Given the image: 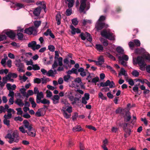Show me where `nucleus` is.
<instances>
[{
    "instance_id": "nucleus-42",
    "label": "nucleus",
    "mask_w": 150,
    "mask_h": 150,
    "mask_svg": "<svg viewBox=\"0 0 150 150\" xmlns=\"http://www.w3.org/2000/svg\"><path fill=\"white\" fill-rule=\"evenodd\" d=\"M33 81L34 83L39 84L41 82V79L39 78H35L34 79Z\"/></svg>"
},
{
    "instance_id": "nucleus-26",
    "label": "nucleus",
    "mask_w": 150,
    "mask_h": 150,
    "mask_svg": "<svg viewBox=\"0 0 150 150\" xmlns=\"http://www.w3.org/2000/svg\"><path fill=\"white\" fill-rule=\"evenodd\" d=\"M17 75L15 73H12L10 72L7 75V76L9 77V78L12 77L13 78L15 79L17 77Z\"/></svg>"
},
{
    "instance_id": "nucleus-37",
    "label": "nucleus",
    "mask_w": 150,
    "mask_h": 150,
    "mask_svg": "<svg viewBox=\"0 0 150 150\" xmlns=\"http://www.w3.org/2000/svg\"><path fill=\"white\" fill-rule=\"evenodd\" d=\"M42 111H43L40 108L35 113V116L38 117H41V112Z\"/></svg>"
},
{
    "instance_id": "nucleus-32",
    "label": "nucleus",
    "mask_w": 150,
    "mask_h": 150,
    "mask_svg": "<svg viewBox=\"0 0 150 150\" xmlns=\"http://www.w3.org/2000/svg\"><path fill=\"white\" fill-rule=\"evenodd\" d=\"M33 23L35 26V27L37 28H38L40 25L41 23V22L40 21H34Z\"/></svg>"
},
{
    "instance_id": "nucleus-58",
    "label": "nucleus",
    "mask_w": 150,
    "mask_h": 150,
    "mask_svg": "<svg viewBox=\"0 0 150 150\" xmlns=\"http://www.w3.org/2000/svg\"><path fill=\"white\" fill-rule=\"evenodd\" d=\"M19 129L20 131L23 133H25L26 132L27 133V131L26 130H25L24 129V128L22 126L20 127H19Z\"/></svg>"
},
{
    "instance_id": "nucleus-7",
    "label": "nucleus",
    "mask_w": 150,
    "mask_h": 150,
    "mask_svg": "<svg viewBox=\"0 0 150 150\" xmlns=\"http://www.w3.org/2000/svg\"><path fill=\"white\" fill-rule=\"evenodd\" d=\"M41 10V6L35 8L33 11V14L35 16H40Z\"/></svg>"
},
{
    "instance_id": "nucleus-2",
    "label": "nucleus",
    "mask_w": 150,
    "mask_h": 150,
    "mask_svg": "<svg viewBox=\"0 0 150 150\" xmlns=\"http://www.w3.org/2000/svg\"><path fill=\"white\" fill-rule=\"evenodd\" d=\"M24 33L27 34L29 35H31L32 34L33 35H35L36 34L37 32H36V29L33 26L25 28L24 30Z\"/></svg>"
},
{
    "instance_id": "nucleus-11",
    "label": "nucleus",
    "mask_w": 150,
    "mask_h": 150,
    "mask_svg": "<svg viewBox=\"0 0 150 150\" xmlns=\"http://www.w3.org/2000/svg\"><path fill=\"white\" fill-rule=\"evenodd\" d=\"M137 64L139 65L144 64H145V62L144 58L142 56H138L137 59Z\"/></svg>"
},
{
    "instance_id": "nucleus-5",
    "label": "nucleus",
    "mask_w": 150,
    "mask_h": 150,
    "mask_svg": "<svg viewBox=\"0 0 150 150\" xmlns=\"http://www.w3.org/2000/svg\"><path fill=\"white\" fill-rule=\"evenodd\" d=\"M23 123L25 128L27 129L28 130H34V128L32 127V125H30L29 122L27 120H24L23 122Z\"/></svg>"
},
{
    "instance_id": "nucleus-33",
    "label": "nucleus",
    "mask_w": 150,
    "mask_h": 150,
    "mask_svg": "<svg viewBox=\"0 0 150 150\" xmlns=\"http://www.w3.org/2000/svg\"><path fill=\"white\" fill-rule=\"evenodd\" d=\"M135 46L137 47H138L140 46L141 43L140 41L138 39H134L133 40Z\"/></svg>"
},
{
    "instance_id": "nucleus-1",
    "label": "nucleus",
    "mask_w": 150,
    "mask_h": 150,
    "mask_svg": "<svg viewBox=\"0 0 150 150\" xmlns=\"http://www.w3.org/2000/svg\"><path fill=\"white\" fill-rule=\"evenodd\" d=\"M108 25L105 23L98 22L96 25L95 28L98 31L101 30L103 28H106L108 27Z\"/></svg>"
},
{
    "instance_id": "nucleus-31",
    "label": "nucleus",
    "mask_w": 150,
    "mask_h": 150,
    "mask_svg": "<svg viewBox=\"0 0 150 150\" xmlns=\"http://www.w3.org/2000/svg\"><path fill=\"white\" fill-rule=\"evenodd\" d=\"M72 13V9L71 8H69L67 9L65 13L66 15L67 16H69Z\"/></svg>"
},
{
    "instance_id": "nucleus-47",
    "label": "nucleus",
    "mask_w": 150,
    "mask_h": 150,
    "mask_svg": "<svg viewBox=\"0 0 150 150\" xmlns=\"http://www.w3.org/2000/svg\"><path fill=\"white\" fill-rule=\"evenodd\" d=\"M71 76L69 75L64 76V81L68 82L69 80L70 79Z\"/></svg>"
},
{
    "instance_id": "nucleus-62",
    "label": "nucleus",
    "mask_w": 150,
    "mask_h": 150,
    "mask_svg": "<svg viewBox=\"0 0 150 150\" xmlns=\"http://www.w3.org/2000/svg\"><path fill=\"white\" fill-rule=\"evenodd\" d=\"M86 127L88 129H90L93 130L95 131H96V129L95 127L91 125H87L86 126Z\"/></svg>"
},
{
    "instance_id": "nucleus-3",
    "label": "nucleus",
    "mask_w": 150,
    "mask_h": 150,
    "mask_svg": "<svg viewBox=\"0 0 150 150\" xmlns=\"http://www.w3.org/2000/svg\"><path fill=\"white\" fill-rule=\"evenodd\" d=\"M3 32L11 39H13L15 37L16 34L13 30L10 29L5 30H4Z\"/></svg>"
},
{
    "instance_id": "nucleus-56",
    "label": "nucleus",
    "mask_w": 150,
    "mask_h": 150,
    "mask_svg": "<svg viewBox=\"0 0 150 150\" xmlns=\"http://www.w3.org/2000/svg\"><path fill=\"white\" fill-rule=\"evenodd\" d=\"M58 65L57 61L56 60H55L53 64L52 65V68L53 69H54L57 67Z\"/></svg>"
},
{
    "instance_id": "nucleus-20",
    "label": "nucleus",
    "mask_w": 150,
    "mask_h": 150,
    "mask_svg": "<svg viewBox=\"0 0 150 150\" xmlns=\"http://www.w3.org/2000/svg\"><path fill=\"white\" fill-rule=\"evenodd\" d=\"M126 72V71L123 68H121L120 69V72L119 73L118 75L119 76H120L121 75H122L125 77L127 76V74Z\"/></svg>"
},
{
    "instance_id": "nucleus-59",
    "label": "nucleus",
    "mask_w": 150,
    "mask_h": 150,
    "mask_svg": "<svg viewBox=\"0 0 150 150\" xmlns=\"http://www.w3.org/2000/svg\"><path fill=\"white\" fill-rule=\"evenodd\" d=\"M60 97L59 95H54L53 98H52V99H53L54 100H58L59 99Z\"/></svg>"
},
{
    "instance_id": "nucleus-41",
    "label": "nucleus",
    "mask_w": 150,
    "mask_h": 150,
    "mask_svg": "<svg viewBox=\"0 0 150 150\" xmlns=\"http://www.w3.org/2000/svg\"><path fill=\"white\" fill-rule=\"evenodd\" d=\"M63 111V113L64 115V117L66 118V119H68L69 118L70 116L71 115H68L67 113L66 112V111L64 110H62Z\"/></svg>"
},
{
    "instance_id": "nucleus-38",
    "label": "nucleus",
    "mask_w": 150,
    "mask_h": 150,
    "mask_svg": "<svg viewBox=\"0 0 150 150\" xmlns=\"http://www.w3.org/2000/svg\"><path fill=\"white\" fill-rule=\"evenodd\" d=\"M71 22L73 25L75 26L77 25L78 24L79 22L77 20V19L76 18L73 19L71 20Z\"/></svg>"
},
{
    "instance_id": "nucleus-44",
    "label": "nucleus",
    "mask_w": 150,
    "mask_h": 150,
    "mask_svg": "<svg viewBox=\"0 0 150 150\" xmlns=\"http://www.w3.org/2000/svg\"><path fill=\"white\" fill-rule=\"evenodd\" d=\"M54 74V73L52 69H50L48 71L46 74V75L49 76H53V74Z\"/></svg>"
},
{
    "instance_id": "nucleus-15",
    "label": "nucleus",
    "mask_w": 150,
    "mask_h": 150,
    "mask_svg": "<svg viewBox=\"0 0 150 150\" xmlns=\"http://www.w3.org/2000/svg\"><path fill=\"white\" fill-rule=\"evenodd\" d=\"M35 129H34V130L33 129L32 130L30 131L28 130V131L27 132V133L28 134V135L34 137L35 136Z\"/></svg>"
},
{
    "instance_id": "nucleus-17",
    "label": "nucleus",
    "mask_w": 150,
    "mask_h": 150,
    "mask_svg": "<svg viewBox=\"0 0 150 150\" xmlns=\"http://www.w3.org/2000/svg\"><path fill=\"white\" fill-rule=\"evenodd\" d=\"M86 4H83L81 3L79 11L80 13L84 12V13H85V12L84 11V10L86 7Z\"/></svg>"
},
{
    "instance_id": "nucleus-6",
    "label": "nucleus",
    "mask_w": 150,
    "mask_h": 150,
    "mask_svg": "<svg viewBox=\"0 0 150 150\" xmlns=\"http://www.w3.org/2000/svg\"><path fill=\"white\" fill-rule=\"evenodd\" d=\"M44 95L43 93L42 92H40L37 95L36 98V102L38 104H39L40 103L42 100V98H43Z\"/></svg>"
},
{
    "instance_id": "nucleus-35",
    "label": "nucleus",
    "mask_w": 150,
    "mask_h": 150,
    "mask_svg": "<svg viewBox=\"0 0 150 150\" xmlns=\"http://www.w3.org/2000/svg\"><path fill=\"white\" fill-rule=\"evenodd\" d=\"M15 5L17 8V10H18L20 8H24V7L23 4L20 3H16Z\"/></svg>"
},
{
    "instance_id": "nucleus-51",
    "label": "nucleus",
    "mask_w": 150,
    "mask_h": 150,
    "mask_svg": "<svg viewBox=\"0 0 150 150\" xmlns=\"http://www.w3.org/2000/svg\"><path fill=\"white\" fill-rule=\"evenodd\" d=\"M16 110L17 111V114L18 115H22L23 113V111L21 110V108H17L16 109Z\"/></svg>"
},
{
    "instance_id": "nucleus-36",
    "label": "nucleus",
    "mask_w": 150,
    "mask_h": 150,
    "mask_svg": "<svg viewBox=\"0 0 150 150\" xmlns=\"http://www.w3.org/2000/svg\"><path fill=\"white\" fill-rule=\"evenodd\" d=\"M17 35L18 36V39L19 40H22L23 39L24 35L23 34L21 33H18L17 34Z\"/></svg>"
},
{
    "instance_id": "nucleus-14",
    "label": "nucleus",
    "mask_w": 150,
    "mask_h": 150,
    "mask_svg": "<svg viewBox=\"0 0 150 150\" xmlns=\"http://www.w3.org/2000/svg\"><path fill=\"white\" fill-rule=\"evenodd\" d=\"M130 112L128 111L126 112V116L124 117V121L125 122H127L131 119V117L129 114Z\"/></svg>"
},
{
    "instance_id": "nucleus-10",
    "label": "nucleus",
    "mask_w": 150,
    "mask_h": 150,
    "mask_svg": "<svg viewBox=\"0 0 150 150\" xmlns=\"http://www.w3.org/2000/svg\"><path fill=\"white\" fill-rule=\"evenodd\" d=\"M123 131L125 132L124 134L125 137L127 138L130 135L132 131L130 128H127L123 130Z\"/></svg>"
},
{
    "instance_id": "nucleus-25",
    "label": "nucleus",
    "mask_w": 150,
    "mask_h": 150,
    "mask_svg": "<svg viewBox=\"0 0 150 150\" xmlns=\"http://www.w3.org/2000/svg\"><path fill=\"white\" fill-rule=\"evenodd\" d=\"M96 48L98 51L101 52L103 50V47L100 44H96Z\"/></svg>"
},
{
    "instance_id": "nucleus-48",
    "label": "nucleus",
    "mask_w": 150,
    "mask_h": 150,
    "mask_svg": "<svg viewBox=\"0 0 150 150\" xmlns=\"http://www.w3.org/2000/svg\"><path fill=\"white\" fill-rule=\"evenodd\" d=\"M48 49L51 52H54L55 50V47L53 45H49L48 46Z\"/></svg>"
},
{
    "instance_id": "nucleus-23",
    "label": "nucleus",
    "mask_w": 150,
    "mask_h": 150,
    "mask_svg": "<svg viewBox=\"0 0 150 150\" xmlns=\"http://www.w3.org/2000/svg\"><path fill=\"white\" fill-rule=\"evenodd\" d=\"M108 33L106 29H104L100 33L101 35L105 38H107L108 35Z\"/></svg>"
},
{
    "instance_id": "nucleus-43",
    "label": "nucleus",
    "mask_w": 150,
    "mask_h": 150,
    "mask_svg": "<svg viewBox=\"0 0 150 150\" xmlns=\"http://www.w3.org/2000/svg\"><path fill=\"white\" fill-rule=\"evenodd\" d=\"M132 74L135 77H138L139 75V72L136 70H134L132 72Z\"/></svg>"
},
{
    "instance_id": "nucleus-57",
    "label": "nucleus",
    "mask_w": 150,
    "mask_h": 150,
    "mask_svg": "<svg viewBox=\"0 0 150 150\" xmlns=\"http://www.w3.org/2000/svg\"><path fill=\"white\" fill-rule=\"evenodd\" d=\"M47 95L46 96L47 97L50 98L52 96V93L50 91L47 90L46 91Z\"/></svg>"
},
{
    "instance_id": "nucleus-4",
    "label": "nucleus",
    "mask_w": 150,
    "mask_h": 150,
    "mask_svg": "<svg viewBox=\"0 0 150 150\" xmlns=\"http://www.w3.org/2000/svg\"><path fill=\"white\" fill-rule=\"evenodd\" d=\"M21 61L19 59L16 60L15 62V64L17 67H18L17 69L18 70L19 72H23L24 71L23 70V68L24 67L23 64L21 62Z\"/></svg>"
},
{
    "instance_id": "nucleus-40",
    "label": "nucleus",
    "mask_w": 150,
    "mask_h": 150,
    "mask_svg": "<svg viewBox=\"0 0 150 150\" xmlns=\"http://www.w3.org/2000/svg\"><path fill=\"white\" fill-rule=\"evenodd\" d=\"M57 59H58V61L59 62V65L60 66H61L63 65L62 60L63 58L62 57H59L57 58Z\"/></svg>"
},
{
    "instance_id": "nucleus-54",
    "label": "nucleus",
    "mask_w": 150,
    "mask_h": 150,
    "mask_svg": "<svg viewBox=\"0 0 150 150\" xmlns=\"http://www.w3.org/2000/svg\"><path fill=\"white\" fill-rule=\"evenodd\" d=\"M23 118L19 116L17 117H16L14 118V120L16 121H19L20 122H21L23 121Z\"/></svg>"
},
{
    "instance_id": "nucleus-61",
    "label": "nucleus",
    "mask_w": 150,
    "mask_h": 150,
    "mask_svg": "<svg viewBox=\"0 0 150 150\" xmlns=\"http://www.w3.org/2000/svg\"><path fill=\"white\" fill-rule=\"evenodd\" d=\"M88 73L89 75L87 76L86 79L88 81V82H91L92 76H91L90 73L89 72H88Z\"/></svg>"
},
{
    "instance_id": "nucleus-22",
    "label": "nucleus",
    "mask_w": 150,
    "mask_h": 150,
    "mask_svg": "<svg viewBox=\"0 0 150 150\" xmlns=\"http://www.w3.org/2000/svg\"><path fill=\"white\" fill-rule=\"evenodd\" d=\"M36 45V42L35 41H32L31 42H29L28 44V47H29L33 48H35V45Z\"/></svg>"
},
{
    "instance_id": "nucleus-12",
    "label": "nucleus",
    "mask_w": 150,
    "mask_h": 150,
    "mask_svg": "<svg viewBox=\"0 0 150 150\" xmlns=\"http://www.w3.org/2000/svg\"><path fill=\"white\" fill-rule=\"evenodd\" d=\"M12 135V138L15 139V142L18 143L19 140V137L17 131H14Z\"/></svg>"
},
{
    "instance_id": "nucleus-52",
    "label": "nucleus",
    "mask_w": 150,
    "mask_h": 150,
    "mask_svg": "<svg viewBox=\"0 0 150 150\" xmlns=\"http://www.w3.org/2000/svg\"><path fill=\"white\" fill-rule=\"evenodd\" d=\"M71 70L73 74H75L76 75H77L78 74V69H77L73 68L71 69Z\"/></svg>"
},
{
    "instance_id": "nucleus-49",
    "label": "nucleus",
    "mask_w": 150,
    "mask_h": 150,
    "mask_svg": "<svg viewBox=\"0 0 150 150\" xmlns=\"http://www.w3.org/2000/svg\"><path fill=\"white\" fill-rule=\"evenodd\" d=\"M98 60L102 64L104 62V59L102 56H100L98 58Z\"/></svg>"
},
{
    "instance_id": "nucleus-30",
    "label": "nucleus",
    "mask_w": 150,
    "mask_h": 150,
    "mask_svg": "<svg viewBox=\"0 0 150 150\" xmlns=\"http://www.w3.org/2000/svg\"><path fill=\"white\" fill-rule=\"evenodd\" d=\"M116 51L117 52L121 54H123L124 53V50L120 47H118L117 48Z\"/></svg>"
},
{
    "instance_id": "nucleus-64",
    "label": "nucleus",
    "mask_w": 150,
    "mask_h": 150,
    "mask_svg": "<svg viewBox=\"0 0 150 150\" xmlns=\"http://www.w3.org/2000/svg\"><path fill=\"white\" fill-rule=\"evenodd\" d=\"M8 102L9 105L13 104L14 103V98H11L9 99Z\"/></svg>"
},
{
    "instance_id": "nucleus-60",
    "label": "nucleus",
    "mask_w": 150,
    "mask_h": 150,
    "mask_svg": "<svg viewBox=\"0 0 150 150\" xmlns=\"http://www.w3.org/2000/svg\"><path fill=\"white\" fill-rule=\"evenodd\" d=\"M90 95L88 93H86L84 94V97L83 98H85L86 100H88L90 98Z\"/></svg>"
},
{
    "instance_id": "nucleus-18",
    "label": "nucleus",
    "mask_w": 150,
    "mask_h": 150,
    "mask_svg": "<svg viewBox=\"0 0 150 150\" xmlns=\"http://www.w3.org/2000/svg\"><path fill=\"white\" fill-rule=\"evenodd\" d=\"M61 15L60 14H57L56 16V20L57 21V24L60 25L61 24Z\"/></svg>"
},
{
    "instance_id": "nucleus-46",
    "label": "nucleus",
    "mask_w": 150,
    "mask_h": 150,
    "mask_svg": "<svg viewBox=\"0 0 150 150\" xmlns=\"http://www.w3.org/2000/svg\"><path fill=\"white\" fill-rule=\"evenodd\" d=\"M7 37L5 35H0V41L6 40Z\"/></svg>"
},
{
    "instance_id": "nucleus-63",
    "label": "nucleus",
    "mask_w": 150,
    "mask_h": 150,
    "mask_svg": "<svg viewBox=\"0 0 150 150\" xmlns=\"http://www.w3.org/2000/svg\"><path fill=\"white\" fill-rule=\"evenodd\" d=\"M103 45L104 46L106 47L108 45V41L107 40L104 39L103 42Z\"/></svg>"
},
{
    "instance_id": "nucleus-16",
    "label": "nucleus",
    "mask_w": 150,
    "mask_h": 150,
    "mask_svg": "<svg viewBox=\"0 0 150 150\" xmlns=\"http://www.w3.org/2000/svg\"><path fill=\"white\" fill-rule=\"evenodd\" d=\"M111 83V82L109 80H108L105 82H101L100 83V86L103 87L107 86H109Z\"/></svg>"
},
{
    "instance_id": "nucleus-50",
    "label": "nucleus",
    "mask_w": 150,
    "mask_h": 150,
    "mask_svg": "<svg viewBox=\"0 0 150 150\" xmlns=\"http://www.w3.org/2000/svg\"><path fill=\"white\" fill-rule=\"evenodd\" d=\"M128 45L129 47L133 49V48L135 47V44L133 42L130 41L129 42Z\"/></svg>"
},
{
    "instance_id": "nucleus-34",
    "label": "nucleus",
    "mask_w": 150,
    "mask_h": 150,
    "mask_svg": "<svg viewBox=\"0 0 150 150\" xmlns=\"http://www.w3.org/2000/svg\"><path fill=\"white\" fill-rule=\"evenodd\" d=\"M133 90L134 92H136V93L137 94H139V95L141 94V93H139V88L137 86V85H135L133 87Z\"/></svg>"
},
{
    "instance_id": "nucleus-21",
    "label": "nucleus",
    "mask_w": 150,
    "mask_h": 150,
    "mask_svg": "<svg viewBox=\"0 0 150 150\" xmlns=\"http://www.w3.org/2000/svg\"><path fill=\"white\" fill-rule=\"evenodd\" d=\"M15 103L20 106H23L24 105L22 102V100L20 99H17L15 101Z\"/></svg>"
},
{
    "instance_id": "nucleus-53",
    "label": "nucleus",
    "mask_w": 150,
    "mask_h": 150,
    "mask_svg": "<svg viewBox=\"0 0 150 150\" xmlns=\"http://www.w3.org/2000/svg\"><path fill=\"white\" fill-rule=\"evenodd\" d=\"M4 124L8 126L10 125V121L9 120H7V119H4L3 121Z\"/></svg>"
},
{
    "instance_id": "nucleus-27",
    "label": "nucleus",
    "mask_w": 150,
    "mask_h": 150,
    "mask_svg": "<svg viewBox=\"0 0 150 150\" xmlns=\"http://www.w3.org/2000/svg\"><path fill=\"white\" fill-rule=\"evenodd\" d=\"M106 38L111 40H113L115 39L114 36H113V34L112 33L109 32H108V35L107 38Z\"/></svg>"
},
{
    "instance_id": "nucleus-28",
    "label": "nucleus",
    "mask_w": 150,
    "mask_h": 150,
    "mask_svg": "<svg viewBox=\"0 0 150 150\" xmlns=\"http://www.w3.org/2000/svg\"><path fill=\"white\" fill-rule=\"evenodd\" d=\"M118 58L120 60L122 59L125 61H127L128 60L129 57L127 55L124 54L122 56V57L120 56Z\"/></svg>"
},
{
    "instance_id": "nucleus-24",
    "label": "nucleus",
    "mask_w": 150,
    "mask_h": 150,
    "mask_svg": "<svg viewBox=\"0 0 150 150\" xmlns=\"http://www.w3.org/2000/svg\"><path fill=\"white\" fill-rule=\"evenodd\" d=\"M40 103L44 105H48L50 104V103L49 100L45 98L43 99L41 102H40Z\"/></svg>"
},
{
    "instance_id": "nucleus-55",
    "label": "nucleus",
    "mask_w": 150,
    "mask_h": 150,
    "mask_svg": "<svg viewBox=\"0 0 150 150\" xmlns=\"http://www.w3.org/2000/svg\"><path fill=\"white\" fill-rule=\"evenodd\" d=\"M78 113L77 112H75L74 115L72 116V119L73 121H74L76 120L77 117L78 116Z\"/></svg>"
},
{
    "instance_id": "nucleus-8",
    "label": "nucleus",
    "mask_w": 150,
    "mask_h": 150,
    "mask_svg": "<svg viewBox=\"0 0 150 150\" xmlns=\"http://www.w3.org/2000/svg\"><path fill=\"white\" fill-rule=\"evenodd\" d=\"M70 28L71 30V33L73 35H75L76 33H79L81 32V30L78 28H75L73 25L70 26Z\"/></svg>"
},
{
    "instance_id": "nucleus-19",
    "label": "nucleus",
    "mask_w": 150,
    "mask_h": 150,
    "mask_svg": "<svg viewBox=\"0 0 150 150\" xmlns=\"http://www.w3.org/2000/svg\"><path fill=\"white\" fill-rule=\"evenodd\" d=\"M128 125V124L126 122L122 123L120 122L119 123V126L122 128L123 130L127 128V126Z\"/></svg>"
},
{
    "instance_id": "nucleus-9",
    "label": "nucleus",
    "mask_w": 150,
    "mask_h": 150,
    "mask_svg": "<svg viewBox=\"0 0 150 150\" xmlns=\"http://www.w3.org/2000/svg\"><path fill=\"white\" fill-rule=\"evenodd\" d=\"M145 52V50L142 48H137L134 50V52L136 54L140 55L144 54Z\"/></svg>"
},
{
    "instance_id": "nucleus-29",
    "label": "nucleus",
    "mask_w": 150,
    "mask_h": 150,
    "mask_svg": "<svg viewBox=\"0 0 150 150\" xmlns=\"http://www.w3.org/2000/svg\"><path fill=\"white\" fill-rule=\"evenodd\" d=\"M81 127L80 125L76 126L73 128L74 132H79L81 130Z\"/></svg>"
},
{
    "instance_id": "nucleus-13",
    "label": "nucleus",
    "mask_w": 150,
    "mask_h": 150,
    "mask_svg": "<svg viewBox=\"0 0 150 150\" xmlns=\"http://www.w3.org/2000/svg\"><path fill=\"white\" fill-rule=\"evenodd\" d=\"M78 72H80V75L82 77H83L86 76V72L84 71L83 68L81 67L78 69Z\"/></svg>"
},
{
    "instance_id": "nucleus-39",
    "label": "nucleus",
    "mask_w": 150,
    "mask_h": 150,
    "mask_svg": "<svg viewBox=\"0 0 150 150\" xmlns=\"http://www.w3.org/2000/svg\"><path fill=\"white\" fill-rule=\"evenodd\" d=\"M99 81V78L98 76H96V77L93 78L91 81V82L95 83V84H96V83L98 82Z\"/></svg>"
},
{
    "instance_id": "nucleus-45",
    "label": "nucleus",
    "mask_w": 150,
    "mask_h": 150,
    "mask_svg": "<svg viewBox=\"0 0 150 150\" xmlns=\"http://www.w3.org/2000/svg\"><path fill=\"white\" fill-rule=\"evenodd\" d=\"M33 69L34 70H39L40 69V67L37 64H33L32 65Z\"/></svg>"
}]
</instances>
